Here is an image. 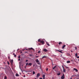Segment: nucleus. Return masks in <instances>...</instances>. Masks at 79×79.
<instances>
[{"instance_id": "de8ad7c7", "label": "nucleus", "mask_w": 79, "mask_h": 79, "mask_svg": "<svg viewBox=\"0 0 79 79\" xmlns=\"http://www.w3.org/2000/svg\"><path fill=\"white\" fill-rule=\"evenodd\" d=\"M57 51H58L59 52V50H57Z\"/></svg>"}, {"instance_id": "a18cd8bd", "label": "nucleus", "mask_w": 79, "mask_h": 79, "mask_svg": "<svg viewBox=\"0 0 79 79\" xmlns=\"http://www.w3.org/2000/svg\"><path fill=\"white\" fill-rule=\"evenodd\" d=\"M26 68V67H25V68Z\"/></svg>"}, {"instance_id": "0eeeda50", "label": "nucleus", "mask_w": 79, "mask_h": 79, "mask_svg": "<svg viewBox=\"0 0 79 79\" xmlns=\"http://www.w3.org/2000/svg\"><path fill=\"white\" fill-rule=\"evenodd\" d=\"M73 70L74 71H75L76 72H78V70H77V69H76V68H74L73 69Z\"/></svg>"}, {"instance_id": "6ab92c4d", "label": "nucleus", "mask_w": 79, "mask_h": 79, "mask_svg": "<svg viewBox=\"0 0 79 79\" xmlns=\"http://www.w3.org/2000/svg\"><path fill=\"white\" fill-rule=\"evenodd\" d=\"M75 56L76 57H77V53H76L75 55Z\"/></svg>"}, {"instance_id": "1a4fd4ad", "label": "nucleus", "mask_w": 79, "mask_h": 79, "mask_svg": "<svg viewBox=\"0 0 79 79\" xmlns=\"http://www.w3.org/2000/svg\"><path fill=\"white\" fill-rule=\"evenodd\" d=\"M35 61H36V63H38V62H39V60L38 59H37L35 60Z\"/></svg>"}, {"instance_id": "2f4dec72", "label": "nucleus", "mask_w": 79, "mask_h": 79, "mask_svg": "<svg viewBox=\"0 0 79 79\" xmlns=\"http://www.w3.org/2000/svg\"><path fill=\"white\" fill-rule=\"evenodd\" d=\"M7 63H8V64H10V63H9V62H8V61L7 62Z\"/></svg>"}, {"instance_id": "412c9836", "label": "nucleus", "mask_w": 79, "mask_h": 79, "mask_svg": "<svg viewBox=\"0 0 79 79\" xmlns=\"http://www.w3.org/2000/svg\"><path fill=\"white\" fill-rule=\"evenodd\" d=\"M56 66H55L53 68H53V69H55V68H56Z\"/></svg>"}, {"instance_id": "79ce46f5", "label": "nucleus", "mask_w": 79, "mask_h": 79, "mask_svg": "<svg viewBox=\"0 0 79 79\" xmlns=\"http://www.w3.org/2000/svg\"><path fill=\"white\" fill-rule=\"evenodd\" d=\"M40 79H43L42 78H40Z\"/></svg>"}, {"instance_id": "37998d69", "label": "nucleus", "mask_w": 79, "mask_h": 79, "mask_svg": "<svg viewBox=\"0 0 79 79\" xmlns=\"http://www.w3.org/2000/svg\"><path fill=\"white\" fill-rule=\"evenodd\" d=\"M70 79H73V78H72L71 77Z\"/></svg>"}, {"instance_id": "423d86ee", "label": "nucleus", "mask_w": 79, "mask_h": 79, "mask_svg": "<svg viewBox=\"0 0 79 79\" xmlns=\"http://www.w3.org/2000/svg\"><path fill=\"white\" fill-rule=\"evenodd\" d=\"M60 74H61V73L60 72V71H59L58 73H57V75L58 76H60Z\"/></svg>"}, {"instance_id": "c756f323", "label": "nucleus", "mask_w": 79, "mask_h": 79, "mask_svg": "<svg viewBox=\"0 0 79 79\" xmlns=\"http://www.w3.org/2000/svg\"><path fill=\"white\" fill-rule=\"evenodd\" d=\"M35 57H36V58H38V57H39V56H35Z\"/></svg>"}, {"instance_id": "aec40b11", "label": "nucleus", "mask_w": 79, "mask_h": 79, "mask_svg": "<svg viewBox=\"0 0 79 79\" xmlns=\"http://www.w3.org/2000/svg\"><path fill=\"white\" fill-rule=\"evenodd\" d=\"M63 72L64 73H65V72H66V71H65V69H63Z\"/></svg>"}, {"instance_id": "4be33fe9", "label": "nucleus", "mask_w": 79, "mask_h": 79, "mask_svg": "<svg viewBox=\"0 0 79 79\" xmlns=\"http://www.w3.org/2000/svg\"><path fill=\"white\" fill-rule=\"evenodd\" d=\"M16 76H19V75L18 73H16Z\"/></svg>"}, {"instance_id": "20e7f679", "label": "nucleus", "mask_w": 79, "mask_h": 79, "mask_svg": "<svg viewBox=\"0 0 79 79\" xmlns=\"http://www.w3.org/2000/svg\"><path fill=\"white\" fill-rule=\"evenodd\" d=\"M40 76V73H38L37 76V77L38 78V77Z\"/></svg>"}, {"instance_id": "2eb2a0df", "label": "nucleus", "mask_w": 79, "mask_h": 79, "mask_svg": "<svg viewBox=\"0 0 79 79\" xmlns=\"http://www.w3.org/2000/svg\"><path fill=\"white\" fill-rule=\"evenodd\" d=\"M60 44H61V45H62V42H60L59 43V45H60Z\"/></svg>"}, {"instance_id": "c85d7f7f", "label": "nucleus", "mask_w": 79, "mask_h": 79, "mask_svg": "<svg viewBox=\"0 0 79 79\" xmlns=\"http://www.w3.org/2000/svg\"><path fill=\"white\" fill-rule=\"evenodd\" d=\"M18 58H21V57H20V56L19 55Z\"/></svg>"}, {"instance_id": "9b49d317", "label": "nucleus", "mask_w": 79, "mask_h": 79, "mask_svg": "<svg viewBox=\"0 0 79 79\" xmlns=\"http://www.w3.org/2000/svg\"><path fill=\"white\" fill-rule=\"evenodd\" d=\"M66 62H67V63H71V61H69V60L67 61Z\"/></svg>"}, {"instance_id": "c03bdc74", "label": "nucleus", "mask_w": 79, "mask_h": 79, "mask_svg": "<svg viewBox=\"0 0 79 79\" xmlns=\"http://www.w3.org/2000/svg\"><path fill=\"white\" fill-rule=\"evenodd\" d=\"M71 52H73V51H71Z\"/></svg>"}, {"instance_id": "a19ab883", "label": "nucleus", "mask_w": 79, "mask_h": 79, "mask_svg": "<svg viewBox=\"0 0 79 79\" xmlns=\"http://www.w3.org/2000/svg\"><path fill=\"white\" fill-rule=\"evenodd\" d=\"M38 64H40V62H39V63H38Z\"/></svg>"}, {"instance_id": "473e14b6", "label": "nucleus", "mask_w": 79, "mask_h": 79, "mask_svg": "<svg viewBox=\"0 0 79 79\" xmlns=\"http://www.w3.org/2000/svg\"><path fill=\"white\" fill-rule=\"evenodd\" d=\"M77 58H79V56H77Z\"/></svg>"}, {"instance_id": "f3484780", "label": "nucleus", "mask_w": 79, "mask_h": 79, "mask_svg": "<svg viewBox=\"0 0 79 79\" xmlns=\"http://www.w3.org/2000/svg\"><path fill=\"white\" fill-rule=\"evenodd\" d=\"M44 58H47V56H43L42 57V59H43Z\"/></svg>"}, {"instance_id": "f03ea898", "label": "nucleus", "mask_w": 79, "mask_h": 79, "mask_svg": "<svg viewBox=\"0 0 79 79\" xmlns=\"http://www.w3.org/2000/svg\"><path fill=\"white\" fill-rule=\"evenodd\" d=\"M40 43L42 44V45H44L45 43H44V40H41V41Z\"/></svg>"}, {"instance_id": "72a5a7b5", "label": "nucleus", "mask_w": 79, "mask_h": 79, "mask_svg": "<svg viewBox=\"0 0 79 79\" xmlns=\"http://www.w3.org/2000/svg\"><path fill=\"white\" fill-rule=\"evenodd\" d=\"M20 60H20V59H19L18 60V61H20Z\"/></svg>"}, {"instance_id": "7ed1b4c3", "label": "nucleus", "mask_w": 79, "mask_h": 79, "mask_svg": "<svg viewBox=\"0 0 79 79\" xmlns=\"http://www.w3.org/2000/svg\"><path fill=\"white\" fill-rule=\"evenodd\" d=\"M64 74H63V75L61 77V79H64Z\"/></svg>"}, {"instance_id": "a211bd4d", "label": "nucleus", "mask_w": 79, "mask_h": 79, "mask_svg": "<svg viewBox=\"0 0 79 79\" xmlns=\"http://www.w3.org/2000/svg\"><path fill=\"white\" fill-rule=\"evenodd\" d=\"M41 40H40V39H39L38 40V42H40L41 41Z\"/></svg>"}, {"instance_id": "49530a36", "label": "nucleus", "mask_w": 79, "mask_h": 79, "mask_svg": "<svg viewBox=\"0 0 79 79\" xmlns=\"http://www.w3.org/2000/svg\"><path fill=\"white\" fill-rule=\"evenodd\" d=\"M26 50H27V49H26Z\"/></svg>"}, {"instance_id": "dca6fc26", "label": "nucleus", "mask_w": 79, "mask_h": 79, "mask_svg": "<svg viewBox=\"0 0 79 79\" xmlns=\"http://www.w3.org/2000/svg\"><path fill=\"white\" fill-rule=\"evenodd\" d=\"M46 44H47V45H48V46H50V44H48V42H46Z\"/></svg>"}, {"instance_id": "f704fd0d", "label": "nucleus", "mask_w": 79, "mask_h": 79, "mask_svg": "<svg viewBox=\"0 0 79 79\" xmlns=\"http://www.w3.org/2000/svg\"><path fill=\"white\" fill-rule=\"evenodd\" d=\"M62 68H63V69H64V67L63 66H62Z\"/></svg>"}, {"instance_id": "6e6552de", "label": "nucleus", "mask_w": 79, "mask_h": 79, "mask_svg": "<svg viewBox=\"0 0 79 79\" xmlns=\"http://www.w3.org/2000/svg\"><path fill=\"white\" fill-rule=\"evenodd\" d=\"M66 47V45H64L62 47V49H63L64 48V47Z\"/></svg>"}, {"instance_id": "ea45409f", "label": "nucleus", "mask_w": 79, "mask_h": 79, "mask_svg": "<svg viewBox=\"0 0 79 79\" xmlns=\"http://www.w3.org/2000/svg\"><path fill=\"white\" fill-rule=\"evenodd\" d=\"M66 68H68V67H66Z\"/></svg>"}, {"instance_id": "bb28decb", "label": "nucleus", "mask_w": 79, "mask_h": 79, "mask_svg": "<svg viewBox=\"0 0 79 79\" xmlns=\"http://www.w3.org/2000/svg\"><path fill=\"white\" fill-rule=\"evenodd\" d=\"M27 65H28V63H27L26 64V66H27Z\"/></svg>"}, {"instance_id": "7c9ffc66", "label": "nucleus", "mask_w": 79, "mask_h": 79, "mask_svg": "<svg viewBox=\"0 0 79 79\" xmlns=\"http://www.w3.org/2000/svg\"><path fill=\"white\" fill-rule=\"evenodd\" d=\"M48 69H46V71H48Z\"/></svg>"}, {"instance_id": "f257e3e1", "label": "nucleus", "mask_w": 79, "mask_h": 79, "mask_svg": "<svg viewBox=\"0 0 79 79\" xmlns=\"http://www.w3.org/2000/svg\"><path fill=\"white\" fill-rule=\"evenodd\" d=\"M10 62L12 65H13V59L10 60Z\"/></svg>"}, {"instance_id": "b1692460", "label": "nucleus", "mask_w": 79, "mask_h": 79, "mask_svg": "<svg viewBox=\"0 0 79 79\" xmlns=\"http://www.w3.org/2000/svg\"><path fill=\"white\" fill-rule=\"evenodd\" d=\"M35 72L33 71V74H35Z\"/></svg>"}, {"instance_id": "9d476101", "label": "nucleus", "mask_w": 79, "mask_h": 79, "mask_svg": "<svg viewBox=\"0 0 79 79\" xmlns=\"http://www.w3.org/2000/svg\"><path fill=\"white\" fill-rule=\"evenodd\" d=\"M32 63H29L28 64V66H31L32 65Z\"/></svg>"}, {"instance_id": "09e8293b", "label": "nucleus", "mask_w": 79, "mask_h": 79, "mask_svg": "<svg viewBox=\"0 0 79 79\" xmlns=\"http://www.w3.org/2000/svg\"><path fill=\"white\" fill-rule=\"evenodd\" d=\"M35 79H36V78H35Z\"/></svg>"}, {"instance_id": "39448f33", "label": "nucleus", "mask_w": 79, "mask_h": 79, "mask_svg": "<svg viewBox=\"0 0 79 79\" xmlns=\"http://www.w3.org/2000/svg\"><path fill=\"white\" fill-rule=\"evenodd\" d=\"M43 51L46 52H48V50H47V49H46V48H45L43 50Z\"/></svg>"}, {"instance_id": "5701e85b", "label": "nucleus", "mask_w": 79, "mask_h": 79, "mask_svg": "<svg viewBox=\"0 0 79 79\" xmlns=\"http://www.w3.org/2000/svg\"><path fill=\"white\" fill-rule=\"evenodd\" d=\"M59 52L60 53H63V52H61V51H59Z\"/></svg>"}, {"instance_id": "ddd939ff", "label": "nucleus", "mask_w": 79, "mask_h": 79, "mask_svg": "<svg viewBox=\"0 0 79 79\" xmlns=\"http://www.w3.org/2000/svg\"><path fill=\"white\" fill-rule=\"evenodd\" d=\"M13 55H14L15 57H16V55L15 53H13Z\"/></svg>"}, {"instance_id": "a878e982", "label": "nucleus", "mask_w": 79, "mask_h": 79, "mask_svg": "<svg viewBox=\"0 0 79 79\" xmlns=\"http://www.w3.org/2000/svg\"><path fill=\"white\" fill-rule=\"evenodd\" d=\"M7 79L6 77V76H5V79Z\"/></svg>"}, {"instance_id": "393cba45", "label": "nucleus", "mask_w": 79, "mask_h": 79, "mask_svg": "<svg viewBox=\"0 0 79 79\" xmlns=\"http://www.w3.org/2000/svg\"><path fill=\"white\" fill-rule=\"evenodd\" d=\"M75 50H77V47H75Z\"/></svg>"}, {"instance_id": "4c0bfd02", "label": "nucleus", "mask_w": 79, "mask_h": 79, "mask_svg": "<svg viewBox=\"0 0 79 79\" xmlns=\"http://www.w3.org/2000/svg\"><path fill=\"white\" fill-rule=\"evenodd\" d=\"M8 58L9 59H10V57H8Z\"/></svg>"}, {"instance_id": "4468645a", "label": "nucleus", "mask_w": 79, "mask_h": 79, "mask_svg": "<svg viewBox=\"0 0 79 79\" xmlns=\"http://www.w3.org/2000/svg\"><path fill=\"white\" fill-rule=\"evenodd\" d=\"M45 75H43V79H45Z\"/></svg>"}, {"instance_id": "e433bc0d", "label": "nucleus", "mask_w": 79, "mask_h": 79, "mask_svg": "<svg viewBox=\"0 0 79 79\" xmlns=\"http://www.w3.org/2000/svg\"><path fill=\"white\" fill-rule=\"evenodd\" d=\"M23 53L21 51V52H20V53Z\"/></svg>"}, {"instance_id": "f8f14e48", "label": "nucleus", "mask_w": 79, "mask_h": 79, "mask_svg": "<svg viewBox=\"0 0 79 79\" xmlns=\"http://www.w3.org/2000/svg\"><path fill=\"white\" fill-rule=\"evenodd\" d=\"M28 49L29 50H34V49H33V48H29Z\"/></svg>"}, {"instance_id": "cd10ccee", "label": "nucleus", "mask_w": 79, "mask_h": 79, "mask_svg": "<svg viewBox=\"0 0 79 79\" xmlns=\"http://www.w3.org/2000/svg\"><path fill=\"white\" fill-rule=\"evenodd\" d=\"M38 53H40V51H38Z\"/></svg>"}, {"instance_id": "8fccbe9b", "label": "nucleus", "mask_w": 79, "mask_h": 79, "mask_svg": "<svg viewBox=\"0 0 79 79\" xmlns=\"http://www.w3.org/2000/svg\"><path fill=\"white\" fill-rule=\"evenodd\" d=\"M30 56H31V55H30Z\"/></svg>"}, {"instance_id": "58836bf2", "label": "nucleus", "mask_w": 79, "mask_h": 79, "mask_svg": "<svg viewBox=\"0 0 79 79\" xmlns=\"http://www.w3.org/2000/svg\"><path fill=\"white\" fill-rule=\"evenodd\" d=\"M23 77H26V76L24 75V76H23Z\"/></svg>"}, {"instance_id": "c9c22d12", "label": "nucleus", "mask_w": 79, "mask_h": 79, "mask_svg": "<svg viewBox=\"0 0 79 79\" xmlns=\"http://www.w3.org/2000/svg\"><path fill=\"white\" fill-rule=\"evenodd\" d=\"M28 61V60H26V62H27V61Z\"/></svg>"}]
</instances>
